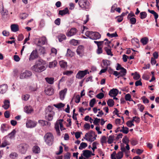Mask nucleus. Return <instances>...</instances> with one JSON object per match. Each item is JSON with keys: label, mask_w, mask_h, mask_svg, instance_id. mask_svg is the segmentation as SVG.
Here are the masks:
<instances>
[{"label": "nucleus", "mask_w": 159, "mask_h": 159, "mask_svg": "<svg viewBox=\"0 0 159 159\" xmlns=\"http://www.w3.org/2000/svg\"><path fill=\"white\" fill-rule=\"evenodd\" d=\"M45 64L44 61L40 59L36 62L35 64L31 67V69L36 72H41L45 70L46 68L44 66Z\"/></svg>", "instance_id": "obj_1"}, {"label": "nucleus", "mask_w": 159, "mask_h": 159, "mask_svg": "<svg viewBox=\"0 0 159 159\" xmlns=\"http://www.w3.org/2000/svg\"><path fill=\"white\" fill-rule=\"evenodd\" d=\"M53 107L51 106H48L46 109L45 118L49 121H51L53 119L55 113L52 111Z\"/></svg>", "instance_id": "obj_2"}, {"label": "nucleus", "mask_w": 159, "mask_h": 159, "mask_svg": "<svg viewBox=\"0 0 159 159\" xmlns=\"http://www.w3.org/2000/svg\"><path fill=\"white\" fill-rule=\"evenodd\" d=\"M45 142L49 146L51 145L53 143L54 137L50 132L47 133L44 136Z\"/></svg>", "instance_id": "obj_3"}, {"label": "nucleus", "mask_w": 159, "mask_h": 159, "mask_svg": "<svg viewBox=\"0 0 159 159\" xmlns=\"http://www.w3.org/2000/svg\"><path fill=\"white\" fill-rule=\"evenodd\" d=\"M85 35L92 39L96 40L101 38V36L99 33L96 32L87 31L85 33Z\"/></svg>", "instance_id": "obj_4"}, {"label": "nucleus", "mask_w": 159, "mask_h": 159, "mask_svg": "<svg viewBox=\"0 0 159 159\" xmlns=\"http://www.w3.org/2000/svg\"><path fill=\"white\" fill-rule=\"evenodd\" d=\"M80 7L86 11H88L90 8V4L87 0H80L78 2Z\"/></svg>", "instance_id": "obj_5"}, {"label": "nucleus", "mask_w": 159, "mask_h": 159, "mask_svg": "<svg viewBox=\"0 0 159 159\" xmlns=\"http://www.w3.org/2000/svg\"><path fill=\"white\" fill-rule=\"evenodd\" d=\"M88 138L84 137V139L91 142H92L96 139L97 135L95 133L93 130H91L88 132Z\"/></svg>", "instance_id": "obj_6"}, {"label": "nucleus", "mask_w": 159, "mask_h": 159, "mask_svg": "<svg viewBox=\"0 0 159 159\" xmlns=\"http://www.w3.org/2000/svg\"><path fill=\"white\" fill-rule=\"evenodd\" d=\"M32 75V72L29 70H26L20 74V79H27L31 77Z\"/></svg>", "instance_id": "obj_7"}, {"label": "nucleus", "mask_w": 159, "mask_h": 159, "mask_svg": "<svg viewBox=\"0 0 159 159\" xmlns=\"http://www.w3.org/2000/svg\"><path fill=\"white\" fill-rule=\"evenodd\" d=\"M88 70H84L79 71L76 75V77L78 79H81L83 78L87 74H89Z\"/></svg>", "instance_id": "obj_8"}, {"label": "nucleus", "mask_w": 159, "mask_h": 159, "mask_svg": "<svg viewBox=\"0 0 159 159\" xmlns=\"http://www.w3.org/2000/svg\"><path fill=\"white\" fill-rule=\"evenodd\" d=\"M27 145L25 143L20 144L19 145L18 148L20 152L22 153H25L27 150Z\"/></svg>", "instance_id": "obj_9"}, {"label": "nucleus", "mask_w": 159, "mask_h": 159, "mask_svg": "<svg viewBox=\"0 0 159 159\" xmlns=\"http://www.w3.org/2000/svg\"><path fill=\"white\" fill-rule=\"evenodd\" d=\"M47 42V40L45 37H42L39 38L38 41L37 45L38 46H41L44 45Z\"/></svg>", "instance_id": "obj_10"}, {"label": "nucleus", "mask_w": 159, "mask_h": 159, "mask_svg": "<svg viewBox=\"0 0 159 159\" xmlns=\"http://www.w3.org/2000/svg\"><path fill=\"white\" fill-rule=\"evenodd\" d=\"M77 32L75 28H72L69 31L66 33V35L68 37H71L75 35Z\"/></svg>", "instance_id": "obj_11"}, {"label": "nucleus", "mask_w": 159, "mask_h": 159, "mask_svg": "<svg viewBox=\"0 0 159 159\" xmlns=\"http://www.w3.org/2000/svg\"><path fill=\"white\" fill-rule=\"evenodd\" d=\"M37 123L31 120H27L26 123V126L27 128H32L35 127Z\"/></svg>", "instance_id": "obj_12"}, {"label": "nucleus", "mask_w": 159, "mask_h": 159, "mask_svg": "<svg viewBox=\"0 0 159 159\" xmlns=\"http://www.w3.org/2000/svg\"><path fill=\"white\" fill-rule=\"evenodd\" d=\"M119 91L116 89H111L108 93V95L111 97H116L118 94Z\"/></svg>", "instance_id": "obj_13"}, {"label": "nucleus", "mask_w": 159, "mask_h": 159, "mask_svg": "<svg viewBox=\"0 0 159 159\" xmlns=\"http://www.w3.org/2000/svg\"><path fill=\"white\" fill-rule=\"evenodd\" d=\"M120 150L121 151L119 152L116 155V157L117 159H121L123 155V152H126V149L124 147H121Z\"/></svg>", "instance_id": "obj_14"}, {"label": "nucleus", "mask_w": 159, "mask_h": 159, "mask_svg": "<svg viewBox=\"0 0 159 159\" xmlns=\"http://www.w3.org/2000/svg\"><path fill=\"white\" fill-rule=\"evenodd\" d=\"M83 154L86 158H89L90 157L91 155H94V154L92 153L91 151L88 150H84Z\"/></svg>", "instance_id": "obj_15"}, {"label": "nucleus", "mask_w": 159, "mask_h": 159, "mask_svg": "<svg viewBox=\"0 0 159 159\" xmlns=\"http://www.w3.org/2000/svg\"><path fill=\"white\" fill-rule=\"evenodd\" d=\"M38 54L36 50H33L31 53L29 58L30 61L33 60L38 57Z\"/></svg>", "instance_id": "obj_16"}, {"label": "nucleus", "mask_w": 159, "mask_h": 159, "mask_svg": "<svg viewBox=\"0 0 159 159\" xmlns=\"http://www.w3.org/2000/svg\"><path fill=\"white\" fill-rule=\"evenodd\" d=\"M45 92L47 95H51L54 93V89L52 87H48L45 89Z\"/></svg>", "instance_id": "obj_17"}, {"label": "nucleus", "mask_w": 159, "mask_h": 159, "mask_svg": "<svg viewBox=\"0 0 159 159\" xmlns=\"http://www.w3.org/2000/svg\"><path fill=\"white\" fill-rule=\"evenodd\" d=\"M8 88V86L6 84H3L0 85V93L3 94L6 93Z\"/></svg>", "instance_id": "obj_18"}, {"label": "nucleus", "mask_w": 159, "mask_h": 159, "mask_svg": "<svg viewBox=\"0 0 159 159\" xmlns=\"http://www.w3.org/2000/svg\"><path fill=\"white\" fill-rule=\"evenodd\" d=\"M0 13H1L3 17H4L6 16V15L7 14V11L6 10H4L2 4V6L0 5Z\"/></svg>", "instance_id": "obj_19"}, {"label": "nucleus", "mask_w": 159, "mask_h": 159, "mask_svg": "<svg viewBox=\"0 0 159 159\" xmlns=\"http://www.w3.org/2000/svg\"><path fill=\"white\" fill-rule=\"evenodd\" d=\"M84 47L83 46H79L77 49V52L78 54L81 56L84 51Z\"/></svg>", "instance_id": "obj_20"}, {"label": "nucleus", "mask_w": 159, "mask_h": 159, "mask_svg": "<svg viewBox=\"0 0 159 159\" xmlns=\"http://www.w3.org/2000/svg\"><path fill=\"white\" fill-rule=\"evenodd\" d=\"M66 91L67 89H65L64 90L60 91L59 93L60 98L61 100H63L64 99Z\"/></svg>", "instance_id": "obj_21"}, {"label": "nucleus", "mask_w": 159, "mask_h": 159, "mask_svg": "<svg viewBox=\"0 0 159 159\" xmlns=\"http://www.w3.org/2000/svg\"><path fill=\"white\" fill-rule=\"evenodd\" d=\"M131 42L133 44L136 45L137 48L140 47L139 40L138 39L135 38L132 39H131Z\"/></svg>", "instance_id": "obj_22"}, {"label": "nucleus", "mask_w": 159, "mask_h": 159, "mask_svg": "<svg viewBox=\"0 0 159 159\" xmlns=\"http://www.w3.org/2000/svg\"><path fill=\"white\" fill-rule=\"evenodd\" d=\"M11 30L13 32H16L19 30L18 25L16 24H12L11 25Z\"/></svg>", "instance_id": "obj_23"}, {"label": "nucleus", "mask_w": 159, "mask_h": 159, "mask_svg": "<svg viewBox=\"0 0 159 159\" xmlns=\"http://www.w3.org/2000/svg\"><path fill=\"white\" fill-rule=\"evenodd\" d=\"M33 111V109L30 106H25L24 108V111L28 114L31 113Z\"/></svg>", "instance_id": "obj_24"}, {"label": "nucleus", "mask_w": 159, "mask_h": 159, "mask_svg": "<svg viewBox=\"0 0 159 159\" xmlns=\"http://www.w3.org/2000/svg\"><path fill=\"white\" fill-rule=\"evenodd\" d=\"M4 105L2 106L3 108L7 110L10 107V101L7 100H5L4 102Z\"/></svg>", "instance_id": "obj_25"}, {"label": "nucleus", "mask_w": 159, "mask_h": 159, "mask_svg": "<svg viewBox=\"0 0 159 159\" xmlns=\"http://www.w3.org/2000/svg\"><path fill=\"white\" fill-rule=\"evenodd\" d=\"M126 70L125 69L121 70V71L119 72V75L117 77V78H119L120 77L125 76L126 73Z\"/></svg>", "instance_id": "obj_26"}, {"label": "nucleus", "mask_w": 159, "mask_h": 159, "mask_svg": "<svg viewBox=\"0 0 159 159\" xmlns=\"http://www.w3.org/2000/svg\"><path fill=\"white\" fill-rule=\"evenodd\" d=\"M69 12V10L67 8H65L63 10H60L59 11V14L63 16L68 13Z\"/></svg>", "instance_id": "obj_27"}, {"label": "nucleus", "mask_w": 159, "mask_h": 159, "mask_svg": "<svg viewBox=\"0 0 159 159\" xmlns=\"http://www.w3.org/2000/svg\"><path fill=\"white\" fill-rule=\"evenodd\" d=\"M59 64L61 67L63 69H65L67 68V62L64 61H60L59 62Z\"/></svg>", "instance_id": "obj_28"}, {"label": "nucleus", "mask_w": 159, "mask_h": 159, "mask_svg": "<svg viewBox=\"0 0 159 159\" xmlns=\"http://www.w3.org/2000/svg\"><path fill=\"white\" fill-rule=\"evenodd\" d=\"M57 64V61L56 60H54L53 61L50 62L49 63L48 67L50 68L54 67L56 66Z\"/></svg>", "instance_id": "obj_29"}, {"label": "nucleus", "mask_w": 159, "mask_h": 159, "mask_svg": "<svg viewBox=\"0 0 159 159\" xmlns=\"http://www.w3.org/2000/svg\"><path fill=\"white\" fill-rule=\"evenodd\" d=\"M47 82L50 84H53L54 82V78L52 77H47L45 78Z\"/></svg>", "instance_id": "obj_30"}, {"label": "nucleus", "mask_w": 159, "mask_h": 159, "mask_svg": "<svg viewBox=\"0 0 159 159\" xmlns=\"http://www.w3.org/2000/svg\"><path fill=\"white\" fill-rule=\"evenodd\" d=\"M33 152L35 153H38L40 151V149L39 147L37 146H34L33 148Z\"/></svg>", "instance_id": "obj_31"}, {"label": "nucleus", "mask_w": 159, "mask_h": 159, "mask_svg": "<svg viewBox=\"0 0 159 159\" xmlns=\"http://www.w3.org/2000/svg\"><path fill=\"white\" fill-rule=\"evenodd\" d=\"M8 129L9 127L7 125L4 124H2L1 127V130L2 132H4L5 131L7 130Z\"/></svg>", "instance_id": "obj_32"}, {"label": "nucleus", "mask_w": 159, "mask_h": 159, "mask_svg": "<svg viewBox=\"0 0 159 159\" xmlns=\"http://www.w3.org/2000/svg\"><path fill=\"white\" fill-rule=\"evenodd\" d=\"M107 103L109 107H112L114 105L115 102L113 99H110L108 100Z\"/></svg>", "instance_id": "obj_33"}, {"label": "nucleus", "mask_w": 159, "mask_h": 159, "mask_svg": "<svg viewBox=\"0 0 159 159\" xmlns=\"http://www.w3.org/2000/svg\"><path fill=\"white\" fill-rule=\"evenodd\" d=\"M102 61L103 65L106 68H108V66L110 65V61L109 60H103Z\"/></svg>", "instance_id": "obj_34"}, {"label": "nucleus", "mask_w": 159, "mask_h": 159, "mask_svg": "<svg viewBox=\"0 0 159 159\" xmlns=\"http://www.w3.org/2000/svg\"><path fill=\"white\" fill-rule=\"evenodd\" d=\"M59 41L60 42L64 40H65L66 39V37L65 35L61 34L59 35L58 36Z\"/></svg>", "instance_id": "obj_35"}, {"label": "nucleus", "mask_w": 159, "mask_h": 159, "mask_svg": "<svg viewBox=\"0 0 159 159\" xmlns=\"http://www.w3.org/2000/svg\"><path fill=\"white\" fill-rule=\"evenodd\" d=\"M115 137L114 135H111L109 136L107 140V142L109 144H111L113 143V140L115 139Z\"/></svg>", "instance_id": "obj_36"}, {"label": "nucleus", "mask_w": 159, "mask_h": 159, "mask_svg": "<svg viewBox=\"0 0 159 159\" xmlns=\"http://www.w3.org/2000/svg\"><path fill=\"white\" fill-rule=\"evenodd\" d=\"M148 39L147 37H144L141 39L140 40L141 43L143 45H146L148 43Z\"/></svg>", "instance_id": "obj_37"}, {"label": "nucleus", "mask_w": 159, "mask_h": 159, "mask_svg": "<svg viewBox=\"0 0 159 159\" xmlns=\"http://www.w3.org/2000/svg\"><path fill=\"white\" fill-rule=\"evenodd\" d=\"M74 55V53L72 52L70 49H68L67 50L66 56L67 57H72Z\"/></svg>", "instance_id": "obj_38"}, {"label": "nucleus", "mask_w": 159, "mask_h": 159, "mask_svg": "<svg viewBox=\"0 0 159 159\" xmlns=\"http://www.w3.org/2000/svg\"><path fill=\"white\" fill-rule=\"evenodd\" d=\"M59 124L58 123H57L55 124V128L56 130V131L57 133V134L60 135V131L59 130Z\"/></svg>", "instance_id": "obj_39"}, {"label": "nucleus", "mask_w": 159, "mask_h": 159, "mask_svg": "<svg viewBox=\"0 0 159 159\" xmlns=\"http://www.w3.org/2000/svg\"><path fill=\"white\" fill-rule=\"evenodd\" d=\"M140 18L142 19H143L146 18L147 16V13L145 11L141 12L140 13Z\"/></svg>", "instance_id": "obj_40"}, {"label": "nucleus", "mask_w": 159, "mask_h": 159, "mask_svg": "<svg viewBox=\"0 0 159 159\" xmlns=\"http://www.w3.org/2000/svg\"><path fill=\"white\" fill-rule=\"evenodd\" d=\"M16 133V130L15 129H13L12 131L8 134L9 138L11 139H12L15 137V135Z\"/></svg>", "instance_id": "obj_41"}, {"label": "nucleus", "mask_w": 159, "mask_h": 159, "mask_svg": "<svg viewBox=\"0 0 159 159\" xmlns=\"http://www.w3.org/2000/svg\"><path fill=\"white\" fill-rule=\"evenodd\" d=\"M18 154L15 152L11 153L9 155L10 158L14 159L16 158H18Z\"/></svg>", "instance_id": "obj_42"}, {"label": "nucleus", "mask_w": 159, "mask_h": 159, "mask_svg": "<svg viewBox=\"0 0 159 159\" xmlns=\"http://www.w3.org/2000/svg\"><path fill=\"white\" fill-rule=\"evenodd\" d=\"M70 44L72 45L76 46L78 44V41L75 39H72L70 41Z\"/></svg>", "instance_id": "obj_43"}, {"label": "nucleus", "mask_w": 159, "mask_h": 159, "mask_svg": "<svg viewBox=\"0 0 159 159\" xmlns=\"http://www.w3.org/2000/svg\"><path fill=\"white\" fill-rule=\"evenodd\" d=\"M87 146V144L86 143L82 142L80 144V145L79 148V149L82 150L84 148Z\"/></svg>", "instance_id": "obj_44"}, {"label": "nucleus", "mask_w": 159, "mask_h": 159, "mask_svg": "<svg viewBox=\"0 0 159 159\" xmlns=\"http://www.w3.org/2000/svg\"><path fill=\"white\" fill-rule=\"evenodd\" d=\"M129 20L130 23L132 25H134L136 23V20L134 17H132L129 18H127Z\"/></svg>", "instance_id": "obj_45"}, {"label": "nucleus", "mask_w": 159, "mask_h": 159, "mask_svg": "<svg viewBox=\"0 0 159 159\" xmlns=\"http://www.w3.org/2000/svg\"><path fill=\"white\" fill-rule=\"evenodd\" d=\"M107 36H108L109 37L111 38L114 37H117L118 36L116 32L114 33L111 34H110L109 33H108L107 34Z\"/></svg>", "instance_id": "obj_46"}, {"label": "nucleus", "mask_w": 159, "mask_h": 159, "mask_svg": "<svg viewBox=\"0 0 159 159\" xmlns=\"http://www.w3.org/2000/svg\"><path fill=\"white\" fill-rule=\"evenodd\" d=\"M63 121V119H60L59 120V124L60 125V129L61 130H64L65 129L63 127V125L62 124V122Z\"/></svg>", "instance_id": "obj_47"}, {"label": "nucleus", "mask_w": 159, "mask_h": 159, "mask_svg": "<svg viewBox=\"0 0 159 159\" xmlns=\"http://www.w3.org/2000/svg\"><path fill=\"white\" fill-rule=\"evenodd\" d=\"M64 106L65 104L61 102L60 103L54 105V106L58 108H60L63 107H64Z\"/></svg>", "instance_id": "obj_48"}, {"label": "nucleus", "mask_w": 159, "mask_h": 159, "mask_svg": "<svg viewBox=\"0 0 159 159\" xmlns=\"http://www.w3.org/2000/svg\"><path fill=\"white\" fill-rule=\"evenodd\" d=\"M104 49L108 55H111V56H112L113 55V54L111 53V51L110 49H108L107 47L104 48Z\"/></svg>", "instance_id": "obj_49"}, {"label": "nucleus", "mask_w": 159, "mask_h": 159, "mask_svg": "<svg viewBox=\"0 0 159 159\" xmlns=\"http://www.w3.org/2000/svg\"><path fill=\"white\" fill-rule=\"evenodd\" d=\"M96 102V99L95 98H93L91 99L89 102V105L91 107H93L94 104Z\"/></svg>", "instance_id": "obj_50"}, {"label": "nucleus", "mask_w": 159, "mask_h": 159, "mask_svg": "<svg viewBox=\"0 0 159 159\" xmlns=\"http://www.w3.org/2000/svg\"><path fill=\"white\" fill-rule=\"evenodd\" d=\"M129 140L128 138L126 136H125L122 139L123 142L126 144H128Z\"/></svg>", "instance_id": "obj_51"}, {"label": "nucleus", "mask_w": 159, "mask_h": 159, "mask_svg": "<svg viewBox=\"0 0 159 159\" xmlns=\"http://www.w3.org/2000/svg\"><path fill=\"white\" fill-rule=\"evenodd\" d=\"M125 98L126 101H131V95L129 93L126 94L125 96Z\"/></svg>", "instance_id": "obj_52"}, {"label": "nucleus", "mask_w": 159, "mask_h": 159, "mask_svg": "<svg viewBox=\"0 0 159 159\" xmlns=\"http://www.w3.org/2000/svg\"><path fill=\"white\" fill-rule=\"evenodd\" d=\"M96 97L99 99H101L104 97V94L102 93H100L96 96Z\"/></svg>", "instance_id": "obj_53"}, {"label": "nucleus", "mask_w": 159, "mask_h": 159, "mask_svg": "<svg viewBox=\"0 0 159 159\" xmlns=\"http://www.w3.org/2000/svg\"><path fill=\"white\" fill-rule=\"evenodd\" d=\"M133 122L132 120L128 121L126 123L127 126L129 127H131L132 126H134V125L133 123Z\"/></svg>", "instance_id": "obj_54"}, {"label": "nucleus", "mask_w": 159, "mask_h": 159, "mask_svg": "<svg viewBox=\"0 0 159 159\" xmlns=\"http://www.w3.org/2000/svg\"><path fill=\"white\" fill-rule=\"evenodd\" d=\"M120 131L123 132V133L127 134L128 133L129 129L127 127H125L124 129L120 130Z\"/></svg>", "instance_id": "obj_55"}, {"label": "nucleus", "mask_w": 159, "mask_h": 159, "mask_svg": "<svg viewBox=\"0 0 159 159\" xmlns=\"http://www.w3.org/2000/svg\"><path fill=\"white\" fill-rule=\"evenodd\" d=\"M98 143L97 142H94L92 144L93 147L92 148V149L93 151L94 152L95 149L97 148V147L96 146L97 144H98Z\"/></svg>", "instance_id": "obj_56"}, {"label": "nucleus", "mask_w": 159, "mask_h": 159, "mask_svg": "<svg viewBox=\"0 0 159 159\" xmlns=\"http://www.w3.org/2000/svg\"><path fill=\"white\" fill-rule=\"evenodd\" d=\"M101 143H106V138L105 136H103L101 139Z\"/></svg>", "instance_id": "obj_57"}, {"label": "nucleus", "mask_w": 159, "mask_h": 159, "mask_svg": "<svg viewBox=\"0 0 159 159\" xmlns=\"http://www.w3.org/2000/svg\"><path fill=\"white\" fill-rule=\"evenodd\" d=\"M140 77V76L139 74L137 73V72H135V74L133 77V78L135 80H138Z\"/></svg>", "instance_id": "obj_58"}, {"label": "nucleus", "mask_w": 159, "mask_h": 159, "mask_svg": "<svg viewBox=\"0 0 159 159\" xmlns=\"http://www.w3.org/2000/svg\"><path fill=\"white\" fill-rule=\"evenodd\" d=\"M39 51L42 54H44L45 53V48L43 47L40 46Z\"/></svg>", "instance_id": "obj_59"}, {"label": "nucleus", "mask_w": 159, "mask_h": 159, "mask_svg": "<svg viewBox=\"0 0 159 159\" xmlns=\"http://www.w3.org/2000/svg\"><path fill=\"white\" fill-rule=\"evenodd\" d=\"M100 120V119H98L97 118H94V120L93 121V123L95 125H98V123L99 122Z\"/></svg>", "instance_id": "obj_60"}, {"label": "nucleus", "mask_w": 159, "mask_h": 159, "mask_svg": "<svg viewBox=\"0 0 159 159\" xmlns=\"http://www.w3.org/2000/svg\"><path fill=\"white\" fill-rule=\"evenodd\" d=\"M138 107L139 108V110L141 112H143V110L144 108V106L141 105V104H138Z\"/></svg>", "instance_id": "obj_61"}, {"label": "nucleus", "mask_w": 159, "mask_h": 159, "mask_svg": "<svg viewBox=\"0 0 159 159\" xmlns=\"http://www.w3.org/2000/svg\"><path fill=\"white\" fill-rule=\"evenodd\" d=\"M9 144V143L7 140H5L2 143L1 147H4Z\"/></svg>", "instance_id": "obj_62"}, {"label": "nucleus", "mask_w": 159, "mask_h": 159, "mask_svg": "<svg viewBox=\"0 0 159 159\" xmlns=\"http://www.w3.org/2000/svg\"><path fill=\"white\" fill-rule=\"evenodd\" d=\"M140 120V119L139 117H137L136 116H135L133 117L132 120V121H133V122L134 121L137 123H139Z\"/></svg>", "instance_id": "obj_63"}, {"label": "nucleus", "mask_w": 159, "mask_h": 159, "mask_svg": "<svg viewBox=\"0 0 159 159\" xmlns=\"http://www.w3.org/2000/svg\"><path fill=\"white\" fill-rule=\"evenodd\" d=\"M81 134H82V133L81 132H76L75 133V137L76 138V139H78V138L80 137Z\"/></svg>", "instance_id": "obj_64"}]
</instances>
